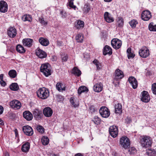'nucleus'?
<instances>
[{
	"instance_id": "f257e3e1",
	"label": "nucleus",
	"mask_w": 156,
	"mask_h": 156,
	"mask_svg": "<svg viewBox=\"0 0 156 156\" xmlns=\"http://www.w3.org/2000/svg\"><path fill=\"white\" fill-rule=\"evenodd\" d=\"M141 146L143 148H147L151 146L152 140L149 136H143L140 139Z\"/></svg>"
},
{
	"instance_id": "f03ea898",
	"label": "nucleus",
	"mask_w": 156,
	"mask_h": 156,
	"mask_svg": "<svg viewBox=\"0 0 156 156\" xmlns=\"http://www.w3.org/2000/svg\"><path fill=\"white\" fill-rule=\"evenodd\" d=\"M37 95L40 98L45 99L49 97V92L47 89L43 87L38 90L37 91Z\"/></svg>"
},
{
	"instance_id": "7ed1b4c3",
	"label": "nucleus",
	"mask_w": 156,
	"mask_h": 156,
	"mask_svg": "<svg viewBox=\"0 0 156 156\" xmlns=\"http://www.w3.org/2000/svg\"><path fill=\"white\" fill-rule=\"evenodd\" d=\"M40 69L41 72L43 73L46 76H48L51 75V67L48 63H46L42 65Z\"/></svg>"
},
{
	"instance_id": "20e7f679",
	"label": "nucleus",
	"mask_w": 156,
	"mask_h": 156,
	"mask_svg": "<svg viewBox=\"0 0 156 156\" xmlns=\"http://www.w3.org/2000/svg\"><path fill=\"white\" fill-rule=\"evenodd\" d=\"M120 144L125 149L127 148L130 146L129 140L126 136L122 137L120 138Z\"/></svg>"
},
{
	"instance_id": "39448f33",
	"label": "nucleus",
	"mask_w": 156,
	"mask_h": 156,
	"mask_svg": "<svg viewBox=\"0 0 156 156\" xmlns=\"http://www.w3.org/2000/svg\"><path fill=\"white\" fill-rule=\"evenodd\" d=\"M140 56L143 58H146L150 55L149 49L146 47H143L139 51Z\"/></svg>"
},
{
	"instance_id": "423d86ee",
	"label": "nucleus",
	"mask_w": 156,
	"mask_h": 156,
	"mask_svg": "<svg viewBox=\"0 0 156 156\" xmlns=\"http://www.w3.org/2000/svg\"><path fill=\"white\" fill-rule=\"evenodd\" d=\"M99 112L102 117L108 118L110 115V112L108 108L106 107H102L99 110Z\"/></svg>"
},
{
	"instance_id": "0eeeda50",
	"label": "nucleus",
	"mask_w": 156,
	"mask_h": 156,
	"mask_svg": "<svg viewBox=\"0 0 156 156\" xmlns=\"http://www.w3.org/2000/svg\"><path fill=\"white\" fill-rule=\"evenodd\" d=\"M111 44L114 48L117 49L121 47L122 42L120 40L117 38H114L112 40Z\"/></svg>"
},
{
	"instance_id": "6e6552de",
	"label": "nucleus",
	"mask_w": 156,
	"mask_h": 156,
	"mask_svg": "<svg viewBox=\"0 0 156 156\" xmlns=\"http://www.w3.org/2000/svg\"><path fill=\"white\" fill-rule=\"evenodd\" d=\"M22 130L25 134L28 136L33 135L34 132L32 128L29 126H25L22 128Z\"/></svg>"
},
{
	"instance_id": "1a4fd4ad",
	"label": "nucleus",
	"mask_w": 156,
	"mask_h": 156,
	"mask_svg": "<svg viewBox=\"0 0 156 156\" xmlns=\"http://www.w3.org/2000/svg\"><path fill=\"white\" fill-rule=\"evenodd\" d=\"M9 105L12 108L15 110L19 109L21 106L20 102L16 100H14L11 101Z\"/></svg>"
},
{
	"instance_id": "9d476101",
	"label": "nucleus",
	"mask_w": 156,
	"mask_h": 156,
	"mask_svg": "<svg viewBox=\"0 0 156 156\" xmlns=\"http://www.w3.org/2000/svg\"><path fill=\"white\" fill-rule=\"evenodd\" d=\"M141 17L142 20L144 21H148L151 17V13L149 10L144 11L142 12Z\"/></svg>"
},
{
	"instance_id": "9b49d317",
	"label": "nucleus",
	"mask_w": 156,
	"mask_h": 156,
	"mask_svg": "<svg viewBox=\"0 0 156 156\" xmlns=\"http://www.w3.org/2000/svg\"><path fill=\"white\" fill-rule=\"evenodd\" d=\"M109 131L111 136L115 138L118 135V127L115 126H111L109 128Z\"/></svg>"
},
{
	"instance_id": "f8f14e48",
	"label": "nucleus",
	"mask_w": 156,
	"mask_h": 156,
	"mask_svg": "<svg viewBox=\"0 0 156 156\" xmlns=\"http://www.w3.org/2000/svg\"><path fill=\"white\" fill-rule=\"evenodd\" d=\"M8 5L6 2L4 1H0V12L5 13L7 12L8 9Z\"/></svg>"
},
{
	"instance_id": "ddd939ff",
	"label": "nucleus",
	"mask_w": 156,
	"mask_h": 156,
	"mask_svg": "<svg viewBox=\"0 0 156 156\" xmlns=\"http://www.w3.org/2000/svg\"><path fill=\"white\" fill-rule=\"evenodd\" d=\"M33 115L35 119L37 120L41 119L42 116V112L37 109H35L33 112Z\"/></svg>"
},
{
	"instance_id": "4468645a",
	"label": "nucleus",
	"mask_w": 156,
	"mask_h": 156,
	"mask_svg": "<svg viewBox=\"0 0 156 156\" xmlns=\"http://www.w3.org/2000/svg\"><path fill=\"white\" fill-rule=\"evenodd\" d=\"M8 35L12 38H14L16 35V30L14 27H10L7 31Z\"/></svg>"
},
{
	"instance_id": "2eb2a0df",
	"label": "nucleus",
	"mask_w": 156,
	"mask_h": 156,
	"mask_svg": "<svg viewBox=\"0 0 156 156\" xmlns=\"http://www.w3.org/2000/svg\"><path fill=\"white\" fill-rule=\"evenodd\" d=\"M142 97L141 100L144 102H147L150 100V98L147 92L144 91L142 93Z\"/></svg>"
},
{
	"instance_id": "dca6fc26",
	"label": "nucleus",
	"mask_w": 156,
	"mask_h": 156,
	"mask_svg": "<svg viewBox=\"0 0 156 156\" xmlns=\"http://www.w3.org/2000/svg\"><path fill=\"white\" fill-rule=\"evenodd\" d=\"M129 83L134 89H136L137 87V82L136 80L133 76L130 77L128 79Z\"/></svg>"
},
{
	"instance_id": "f3484780",
	"label": "nucleus",
	"mask_w": 156,
	"mask_h": 156,
	"mask_svg": "<svg viewBox=\"0 0 156 156\" xmlns=\"http://www.w3.org/2000/svg\"><path fill=\"white\" fill-rule=\"evenodd\" d=\"M36 55L41 58H45L47 55L46 52L39 48L36 49Z\"/></svg>"
},
{
	"instance_id": "a211bd4d",
	"label": "nucleus",
	"mask_w": 156,
	"mask_h": 156,
	"mask_svg": "<svg viewBox=\"0 0 156 156\" xmlns=\"http://www.w3.org/2000/svg\"><path fill=\"white\" fill-rule=\"evenodd\" d=\"M104 18L105 20L108 23L113 22L114 19L111 14L108 12H105L104 14Z\"/></svg>"
},
{
	"instance_id": "6ab92c4d",
	"label": "nucleus",
	"mask_w": 156,
	"mask_h": 156,
	"mask_svg": "<svg viewBox=\"0 0 156 156\" xmlns=\"http://www.w3.org/2000/svg\"><path fill=\"white\" fill-rule=\"evenodd\" d=\"M115 79L116 80L121 79L124 77L123 72L119 69H117L115 71Z\"/></svg>"
},
{
	"instance_id": "aec40b11",
	"label": "nucleus",
	"mask_w": 156,
	"mask_h": 156,
	"mask_svg": "<svg viewBox=\"0 0 156 156\" xmlns=\"http://www.w3.org/2000/svg\"><path fill=\"white\" fill-rule=\"evenodd\" d=\"M52 110L49 107L45 108L43 110V113L46 117H51L52 115Z\"/></svg>"
},
{
	"instance_id": "412c9836",
	"label": "nucleus",
	"mask_w": 156,
	"mask_h": 156,
	"mask_svg": "<svg viewBox=\"0 0 156 156\" xmlns=\"http://www.w3.org/2000/svg\"><path fill=\"white\" fill-rule=\"evenodd\" d=\"M112 54V48L108 45H105L104 48L103 54L105 55L107 54L110 55Z\"/></svg>"
},
{
	"instance_id": "4be33fe9",
	"label": "nucleus",
	"mask_w": 156,
	"mask_h": 156,
	"mask_svg": "<svg viewBox=\"0 0 156 156\" xmlns=\"http://www.w3.org/2000/svg\"><path fill=\"white\" fill-rule=\"evenodd\" d=\"M23 116V117L28 121L31 120L33 118L32 114L29 111H26L24 112Z\"/></svg>"
},
{
	"instance_id": "5701e85b",
	"label": "nucleus",
	"mask_w": 156,
	"mask_h": 156,
	"mask_svg": "<svg viewBox=\"0 0 156 156\" xmlns=\"http://www.w3.org/2000/svg\"><path fill=\"white\" fill-rule=\"evenodd\" d=\"M24 45L30 47L32 44L33 40L30 38L24 39L22 41Z\"/></svg>"
},
{
	"instance_id": "b1692460",
	"label": "nucleus",
	"mask_w": 156,
	"mask_h": 156,
	"mask_svg": "<svg viewBox=\"0 0 156 156\" xmlns=\"http://www.w3.org/2000/svg\"><path fill=\"white\" fill-rule=\"evenodd\" d=\"M38 41L40 44L44 46H47L49 44V41L48 39L42 37H40Z\"/></svg>"
},
{
	"instance_id": "393cba45",
	"label": "nucleus",
	"mask_w": 156,
	"mask_h": 156,
	"mask_svg": "<svg viewBox=\"0 0 156 156\" xmlns=\"http://www.w3.org/2000/svg\"><path fill=\"white\" fill-rule=\"evenodd\" d=\"M102 84L101 83L95 84L94 85L93 87L94 90L97 92H101L102 90Z\"/></svg>"
},
{
	"instance_id": "a878e982",
	"label": "nucleus",
	"mask_w": 156,
	"mask_h": 156,
	"mask_svg": "<svg viewBox=\"0 0 156 156\" xmlns=\"http://www.w3.org/2000/svg\"><path fill=\"white\" fill-rule=\"evenodd\" d=\"M84 22L80 20H77L75 23V27L77 29H80L83 28L84 26Z\"/></svg>"
},
{
	"instance_id": "bb28decb",
	"label": "nucleus",
	"mask_w": 156,
	"mask_h": 156,
	"mask_svg": "<svg viewBox=\"0 0 156 156\" xmlns=\"http://www.w3.org/2000/svg\"><path fill=\"white\" fill-rule=\"evenodd\" d=\"M115 112L116 113H121L122 112V105L121 104L118 103L115 105Z\"/></svg>"
},
{
	"instance_id": "cd10ccee",
	"label": "nucleus",
	"mask_w": 156,
	"mask_h": 156,
	"mask_svg": "<svg viewBox=\"0 0 156 156\" xmlns=\"http://www.w3.org/2000/svg\"><path fill=\"white\" fill-rule=\"evenodd\" d=\"M30 148V144L29 142H26L22 146L21 150L23 152L28 151Z\"/></svg>"
},
{
	"instance_id": "c85d7f7f",
	"label": "nucleus",
	"mask_w": 156,
	"mask_h": 156,
	"mask_svg": "<svg viewBox=\"0 0 156 156\" xmlns=\"http://www.w3.org/2000/svg\"><path fill=\"white\" fill-rule=\"evenodd\" d=\"M16 49L17 52L20 53H23L26 51V50L24 47L22 45L20 44L17 45Z\"/></svg>"
},
{
	"instance_id": "c756f323",
	"label": "nucleus",
	"mask_w": 156,
	"mask_h": 156,
	"mask_svg": "<svg viewBox=\"0 0 156 156\" xmlns=\"http://www.w3.org/2000/svg\"><path fill=\"white\" fill-rule=\"evenodd\" d=\"M22 20L24 22L28 21L30 22L32 20L31 16L29 14H25L23 15L22 18Z\"/></svg>"
},
{
	"instance_id": "7c9ffc66",
	"label": "nucleus",
	"mask_w": 156,
	"mask_h": 156,
	"mask_svg": "<svg viewBox=\"0 0 156 156\" xmlns=\"http://www.w3.org/2000/svg\"><path fill=\"white\" fill-rule=\"evenodd\" d=\"M70 101L73 107L76 108L78 106L79 103L75 99L74 97H72L70 98Z\"/></svg>"
},
{
	"instance_id": "2f4dec72",
	"label": "nucleus",
	"mask_w": 156,
	"mask_h": 156,
	"mask_svg": "<svg viewBox=\"0 0 156 156\" xmlns=\"http://www.w3.org/2000/svg\"><path fill=\"white\" fill-rule=\"evenodd\" d=\"M76 39L78 42H82L83 40V35L81 34H78L76 37Z\"/></svg>"
},
{
	"instance_id": "473e14b6",
	"label": "nucleus",
	"mask_w": 156,
	"mask_h": 156,
	"mask_svg": "<svg viewBox=\"0 0 156 156\" xmlns=\"http://www.w3.org/2000/svg\"><path fill=\"white\" fill-rule=\"evenodd\" d=\"M88 89L87 88L84 86L80 87L78 90V93L79 94H80L82 93L85 92H87Z\"/></svg>"
},
{
	"instance_id": "72a5a7b5",
	"label": "nucleus",
	"mask_w": 156,
	"mask_h": 156,
	"mask_svg": "<svg viewBox=\"0 0 156 156\" xmlns=\"http://www.w3.org/2000/svg\"><path fill=\"white\" fill-rule=\"evenodd\" d=\"M73 73L77 76H79L81 75V71L76 67L74 68L73 70Z\"/></svg>"
},
{
	"instance_id": "f704fd0d",
	"label": "nucleus",
	"mask_w": 156,
	"mask_h": 156,
	"mask_svg": "<svg viewBox=\"0 0 156 156\" xmlns=\"http://www.w3.org/2000/svg\"><path fill=\"white\" fill-rule=\"evenodd\" d=\"M8 74L11 77L15 78L16 76L17 73L15 70L12 69L9 71Z\"/></svg>"
},
{
	"instance_id": "c9c22d12",
	"label": "nucleus",
	"mask_w": 156,
	"mask_h": 156,
	"mask_svg": "<svg viewBox=\"0 0 156 156\" xmlns=\"http://www.w3.org/2000/svg\"><path fill=\"white\" fill-rule=\"evenodd\" d=\"M10 88L12 90L16 91L18 89L19 87L17 83H13L10 85Z\"/></svg>"
},
{
	"instance_id": "e433bc0d",
	"label": "nucleus",
	"mask_w": 156,
	"mask_h": 156,
	"mask_svg": "<svg viewBox=\"0 0 156 156\" xmlns=\"http://www.w3.org/2000/svg\"><path fill=\"white\" fill-rule=\"evenodd\" d=\"M148 28L151 31H156V24L153 25V23H151L149 24Z\"/></svg>"
},
{
	"instance_id": "4c0bfd02",
	"label": "nucleus",
	"mask_w": 156,
	"mask_h": 156,
	"mask_svg": "<svg viewBox=\"0 0 156 156\" xmlns=\"http://www.w3.org/2000/svg\"><path fill=\"white\" fill-rule=\"evenodd\" d=\"M138 22L136 20H133L130 21L129 23L132 28H135L136 26V25L138 24Z\"/></svg>"
},
{
	"instance_id": "58836bf2",
	"label": "nucleus",
	"mask_w": 156,
	"mask_h": 156,
	"mask_svg": "<svg viewBox=\"0 0 156 156\" xmlns=\"http://www.w3.org/2000/svg\"><path fill=\"white\" fill-rule=\"evenodd\" d=\"M148 155L150 156H155L156 154V151L154 149H149L147 152Z\"/></svg>"
},
{
	"instance_id": "ea45409f",
	"label": "nucleus",
	"mask_w": 156,
	"mask_h": 156,
	"mask_svg": "<svg viewBox=\"0 0 156 156\" xmlns=\"http://www.w3.org/2000/svg\"><path fill=\"white\" fill-rule=\"evenodd\" d=\"M56 87L57 89L59 91L61 90H65L66 89V87H62V83H58L56 85Z\"/></svg>"
},
{
	"instance_id": "a19ab883",
	"label": "nucleus",
	"mask_w": 156,
	"mask_h": 156,
	"mask_svg": "<svg viewBox=\"0 0 156 156\" xmlns=\"http://www.w3.org/2000/svg\"><path fill=\"white\" fill-rule=\"evenodd\" d=\"M42 142L44 145H47L49 143V139L46 136H44L42 139Z\"/></svg>"
},
{
	"instance_id": "79ce46f5",
	"label": "nucleus",
	"mask_w": 156,
	"mask_h": 156,
	"mask_svg": "<svg viewBox=\"0 0 156 156\" xmlns=\"http://www.w3.org/2000/svg\"><path fill=\"white\" fill-rule=\"evenodd\" d=\"M92 121L95 124L97 125L100 124L101 122V120L100 118L96 116L94 117Z\"/></svg>"
},
{
	"instance_id": "37998d69",
	"label": "nucleus",
	"mask_w": 156,
	"mask_h": 156,
	"mask_svg": "<svg viewBox=\"0 0 156 156\" xmlns=\"http://www.w3.org/2000/svg\"><path fill=\"white\" fill-rule=\"evenodd\" d=\"M36 128L37 130L38 131V132L41 133H44V128L41 126H37L36 127Z\"/></svg>"
},
{
	"instance_id": "c03bdc74",
	"label": "nucleus",
	"mask_w": 156,
	"mask_h": 156,
	"mask_svg": "<svg viewBox=\"0 0 156 156\" xmlns=\"http://www.w3.org/2000/svg\"><path fill=\"white\" fill-rule=\"evenodd\" d=\"M90 10V8L88 4L85 5L83 9V11L84 13H87Z\"/></svg>"
},
{
	"instance_id": "a18cd8bd",
	"label": "nucleus",
	"mask_w": 156,
	"mask_h": 156,
	"mask_svg": "<svg viewBox=\"0 0 156 156\" xmlns=\"http://www.w3.org/2000/svg\"><path fill=\"white\" fill-rule=\"evenodd\" d=\"M39 21L42 25L46 26L48 23L47 21L44 20V18L42 17L39 18Z\"/></svg>"
},
{
	"instance_id": "49530a36",
	"label": "nucleus",
	"mask_w": 156,
	"mask_h": 156,
	"mask_svg": "<svg viewBox=\"0 0 156 156\" xmlns=\"http://www.w3.org/2000/svg\"><path fill=\"white\" fill-rule=\"evenodd\" d=\"M123 19L122 18H119L117 21L118 25L119 27H122L123 25Z\"/></svg>"
},
{
	"instance_id": "de8ad7c7",
	"label": "nucleus",
	"mask_w": 156,
	"mask_h": 156,
	"mask_svg": "<svg viewBox=\"0 0 156 156\" xmlns=\"http://www.w3.org/2000/svg\"><path fill=\"white\" fill-rule=\"evenodd\" d=\"M151 89L153 93L156 95V83H154L152 85Z\"/></svg>"
},
{
	"instance_id": "09e8293b",
	"label": "nucleus",
	"mask_w": 156,
	"mask_h": 156,
	"mask_svg": "<svg viewBox=\"0 0 156 156\" xmlns=\"http://www.w3.org/2000/svg\"><path fill=\"white\" fill-rule=\"evenodd\" d=\"M68 56L67 55L64 54L62 56V61L66 62L67 61Z\"/></svg>"
},
{
	"instance_id": "8fccbe9b",
	"label": "nucleus",
	"mask_w": 156,
	"mask_h": 156,
	"mask_svg": "<svg viewBox=\"0 0 156 156\" xmlns=\"http://www.w3.org/2000/svg\"><path fill=\"white\" fill-rule=\"evenodd\" d=\"M69 6L70 7L74 9H75L76 8V6L73 5V1L72 0H71L69 2Z\"/></svg>"
},
{
	"instance_id": "3c124183",
	"label": "nucleus",
	"mask_w": 156,
	"mask_h": 156,
	"mask_svg": "<svg viewBox=\"0 0 156 156\" xmlns=\"http://www.w3.org/2000/svg\"><path fill=\"white\" fill-rule=\"evenodd\" d=\"M129 151L130 152L131 154H133L136 152V150L134 147H132L129 149Z\"/></svg>"
},
{
	"instance_id": "603ef678",
	"label": "nucleus",
	"mask_w": 156,
	"mask_h": 156,
	"mask_svg": "<svg viewBox=\"0 0 156 156\" xmlns=\"http://www.w3.org/2000/svg\"><path fill=\"white\" fill-rule=\"evenodd\" d=\"M89 109H90L91 112H93L95 111V107L93 105H91L89 107Z\"/></svg>"
},
{
	"instance_id": "864d4df0",
	"label": "nucleus",
	"mask_w": 156,
	"mask_h": 156,
	"mask_svg": "<svg viewBox=\"0 0 156 156\" xmlns=\"http://www.w3.org/2000/svg\"><path fill=\"white\" fill-rule=\"evenodd\" d=\"M60 14L62 15V17L63 18H65L66 16V12L62 11L60 12Z\"/></svg>"
},
{
	"instance_id": "5fc2aeb1",
	"label": "nucleus",
	"mask_w": 156,
	"mask_h": 156,
	"mask_svg": "<svg viewBox=\"0 0 156 156\" xmlns=\"http://www.w3.org/2000/svg\"><path fill=\"white\" fill-rule=\"evenodd\" d=\"M131 122V120L130 118L127 117L126 119V122L128 124L130 123Z\"/></svg>"
},
{
	"instance_id": "6e6d98bb",
	"label": "nucleus",
	"mask_w": 156,
	"mask_h": 156,
	"mask_svg": "<svg viewBox=\"0 0 156 156\" xmlns=\"http://www.w3.org/2000/svg\"><path fill=\"white\" fill-rule=\"evenodd\" d=\"M127 56L128 58H133L135 56V55L131 52L129 54H128Z\"/></svg>"
},
{
	"instance_id": "4d7b16f0",
	"label": "nucleus",
	"mask_w": 156,
	"mask_h": 156,
	"mask_svg": "<svg viewBox=\"0 0 156 156\" xmlns=\"http://www.w3.org/2000/svg\"><path fill=\"white\" fill-rule=\"evenodd\" d=\"M3 107L2 106L0 105V115L2 114L3 113Z\"/></svg>"
},
{
	"instance_id": "13d9d810",
	"label": "nucleus",
	"mask_w": 156,
	"mask_h": 156,
	"mask_svg": "<svg viewBox=\"0 0 156 156\" xmlns=\"http://www.w3.org/2000/svg\"><path fill=\"white\" fill-rule=\"evenodd\" d=\"M93 62L96 65H97L98 64H100V63L96 59L94 60L93 61Z\"/></svg>"
},
{
	"instance_id": "bf43d9fd",
	"label": "nucleus",
	"mask_w": 156,
	"mask_h": 156,
	"mask_svg": "<svg viewBox=\"0 0 156 156\" xmlns=\"http://www.w3.org/2000/svg\"><path fill=\"white\" fill-rule=\"evenodd\" d=\"M0 83L2 86H5L6 85L5 82L3 80L0 81Z\"/></svg>"
},
{
	"instance_id": "052dcab7",
	"label": "nucleus",
	"mask_w": 156,
	"mask_h": 156,
	"mask_svg": "<svg viewBox=\"0 0 156 156\" xmlns=\"http://www.w3.org/2000/svg\"><path fill=\"white\" fill-rule=\"evenodd\" d=\"M131 49L130 48H129L127 49V53L128 54H129L131 52Z\"/></svg>"
},
{
	"instance_id": "680f3d73",
	"label": "nucleus",
	"mask_w": 156,
	"mask_h": 156,
	"mask_svg": "<svg viewBox=\"0 0 156 156\" xmlns=\"http://www.w3.org/2000/svg\"><path fill=\"white\" fill-rule=\"evenodd\" d=\"M4 75L3 74H1L0 75V81H2L3 80V78Z\"/></svg>"
},
{
	"instance_id": "e2e57ef3",
	"label": "nucleus",
	"mask_w": 156,
	"mask_h": 156,
	"mask_svg": "<svg viewBox=\"0 0 156 156\" xmlns=\"http://www.w3.org/2000/svg\"><path fill=\"white\" fill-rule=\"evenodd\" d=\"M50 10V8H48L46 10V11H47V12L49 14H51V12H49Z\"/></svg>"
},
{
	"instance_id": "0e129e2a",
	"label": "nucleus",
	"mask_w": 156,
	"mask_h": 156,
	"mask_svg": "<svg viewBox=\"0 0 156 156\" xmlns=\"http://www.w3.org/2000/svg\"><path fill=\"white\" fill-rule=\"evenodd\" d=\"M74 156H83L81 153H78L75 154Z\"/></svg>"
},
{
	"instance_id": "69168bd1",
	"label": "nucleus",
	"mask_w": 156,
	"mask_h": 156,
	"mask_svg": "<svg viewBox=\"0 0 156 156\" xmlns=\"http://www.w3.org/2000/svg\"><path fill=\"white\" fill-rule=\"evenodd\" d=\"M96 66L97 69L98 70H99L101 69L100 67L99 66H100V64H98L97 65H96Z\"/></svg>"
},
{
	"instance_id": "338daca9",
	"label": "nucleus",
	"mask_w": 156,
	"mask_h": 156,
	"mask_svg": "<svg viewBox=\"0 0 156 156\" xmlns=\"http://www.w3.org/2000/svg\"><path fill=\"white\" fill-rule=\"evenodd\" d=\"M57 44L58 45H59V46H61L62 44V43L61 42H59V41H58L57 42Z\"/></svg>"
},
{
	"instance_id": "774afa93",
	"label": "nucleus",
	"mask_w": 156,
	"mask_h": 156,
	"mask_svg": "<svg viewBox=\"0 0 156 156\" xmlns=\"http://www.w3.org/2000/svg\"><path fill=\"white\" fill-rule=\"evenodd\" d=\"M5 156H9V153L7 152L5 153Z\"/></svg>"
}]
</instances>
